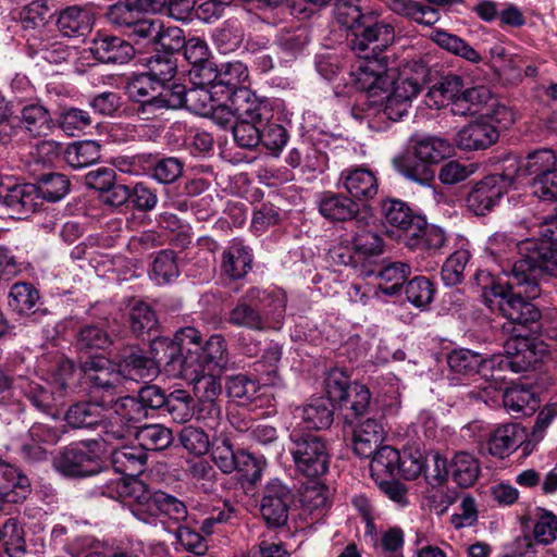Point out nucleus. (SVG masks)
Returning <instances> with one entry per match:
<instances>
[{
  "instance_id": "e433bc0d",
  "label": "nucleus",
  "mask_w": 557,
  "mask_h": 557,
  "mask_svg": "<svg viewBox=\"0 0 557 557\" xmlns=\"http://www.w3.org/2000/svg\"><path fill=\"white\" fill-rule=\"evenodd\" d=\"M37 188L39 200L57 202L64 198L70 191V180L61 173H47L39 176L34 183Z\"/></svg>"
},
{
  "instance_id": "a19ab883",
  "label": "nucleus",
  "mask_w": 557,
  "mask_h": 557,
  "mask_svg": "<svg viewBox=\"0 0 557 557\" xmlns=\"http://www.w3.org/2000/svg\"><path fill=\"white\" fill-rule=\"evenodd\" d=\"M431 38L441 48L459 55L467 61L472 63H479L482 61V58L476 50L469 46L462 38L454 34L436 29L432 33Z\"/></svg>"
},
{
  "instance_id": "4468645a",
  "label": "nucleus",
  "mask_w": 557,
  "mask_h": 557,
  "mask_svg": "<svg viewBox=\"0 0 557 557\" xmlns=\"http://www.w3.org/2000/svg\"><path fill=\"white\" fill-rule=\"evenodd\" d=\"M79 370L90 393L103 392L110 395L119 393L122 383L116 362L113 363L106 357H92L82 362Z\"/></svg>"
},
{
  "instance_id": "0eeeda50",
  "label": "nucleus",
  "mask_w": 557,
  "mask_h": 557,
  "mask_svg": "<svg viewBox=\"0 0 557 557\" xmlns=\"http://www.w3.org/2000/svg\"><path fill=\"white\" fill-rule=\"evenodd\" d=\"M289 438V451L299 472L308 478H318L327 472L330 453L321 436L294 430Z\"/></svg>"
},
{
  "instance_id": "bf43d9fd",
  "label": "nucleus",
  "mask_w": 557,
  "mask_h": 557,
  "mask_svg": "<svg viewBox=\"0 0 557 557\" xmlns=\"http://www.w3.org/2000/svg\"><path fill=\"white\" fill-rule=\"evenodd\" d=\"M352 384L345 370L339 368L330 370L324 380L325 392L327 394L326 399H330L332 404H338L339 400L344 399L345 394Z\"/></svg>"
},
{
  "instance_id": "3c124183",
  "label": "nucleus",
  "mask_w": 557,
  "mask_h": 557,
  "mask_svg": "<svg viewBox=\"0 0 557 557\" xmlns=\"http://www.w3.org/2000/svg\"><path fill=\"white\" fill-rule=\"evenodd\" d=\"M225 387L230 397L239 399L243 404H248L257 397L260 391V382L240 373L230 376Z\"/></svg>"
},
{
  "instance_id": "9b49d317",
  "label": "nucleus",
  "mask_w": 557,
  "mask_h": 557,
  "mask_svg": "<svg viewBox=\"0 0 557 557\" xmlns=\"http://www.w3.org/2000/svg\"><path fill=\"white\" fill-rule=\"evenodd\" d=\"M157 338L151 341L150 355L147 356L137 346H126L116 355V366L121 383L132 381L136 383L152 382L160 373L162 367V352L156 354Z\"/></svg>"
},
{
  "instance_id": "13d9d810",
  "label": "nucleus",
  "mask_w": 557,
  "mask_h": 557,
  "mask_svg": "<svg viewBox=\"0 0 557 557\" xmlns=\"http://www.w3.org/2000/svg\"><path fill=\"white\" fill-rule=\"evenodd\" d=\"M161 30V21L140 15L129 27L125 35L136 44L146 41L154 45L158 32Z\"/></svg>"
},
{
  "instance_id": "6ab92c4d",
  "label": "nucleus",
  "mask_w": 557,
  "mask_h": 557,
  "mask_svg": "<svg viewBox=\"0 0 557 557\" xmlns=\"http://www.w3.org/2000/svg\"><path fill=\"white\" fill-rule=\"evenodd\" d=\"M131 511L140 521L153 522L160 517V502L162 491H150L143 481H133Z\"/></svg>"
},
{
  "instance_id": "0e129e2a",
  "label": "nucleus",
  "mask_w": 557,
  "mask_h": 557,
  "mask_svg": "<svg viewBox=\"0 0 557 557\" xmlns=\"http://www.w3.org/2000/svg\"><path fill=\"white\" fill-rule=\"evenodd\" d=\"M264 466L265 461L261 458L239 449L235 471H238L247 482L255 484L260 481Z\"/></svg>"
},
{
  "instance_id": "e2e57ef3",
  "label": "nucleus",
  "mask_w": 557,
  "mask_h": 557,
  "mask_svg": "<svg viewBox=\"0 0 557 557\" xmlns=\"http://www.w3.org/2000/svg\"><path fill=\"white\" fill-rule=\"evenodd\" d=\"M247 76L246 69L240 62L224 63L218 67L216 86H225L231 95L234 90L244 88L238 86Z\"/></svg>"
},
{
  "instance_id": "338daca9",
  "label": "nucleus",
  "mask_w": 557,
  "mask_h": 557,
  "mask_svg": "<svg viewBox=\"0 0 557 557\" xmlns=\"http://www.w3.org/2000/svg\"><path fill=\"white\" fill-rule=\"evenodd\" d=\"M261 137L260 144L277 157L287 143L288 134L282 125L268 121L262 126Z\"/></svg>"
},
{
  "instance_id": "6e6552de",
  "label": "nucleus",
  "mask_w": 557,
  "mask_h": 557,
  "mask_svg": "<svg viewBox=\"0 0 557 557\" xmlns=\"http://www.w3.org/2000/svg\"><path fill=\"white\" fill-rule=\"evenodd\" d=\"M101 441L86 440L81 446L70 445L63 448L54 459L55 469L65 476L87 478L99 474L103 468L100 455Z\"/></svg>"
},
{
  "instance_id": "dca6fc26",
  "label": "nucleus",
  "mask_w": 557,
  "mask_h": 557,
  "mask_svg": "<svg viewBox=\"0 0 557 557\" xmlns=\"http://www.w3.org/2000/svg\"><path fill=\"white\" fill-rule=\"evenodd\" d=\"M0 200L18 218L27 216L41 206L37 188L32 183L14 184L12 186L0 184Z\"/></svg>"
},
{
  "instance_id": "4be33fe9",
  "label": "nucleus",
  "mask_w": 557,
  "mask_h": 557,
  "mask_svg": "<svg viewBox=\"0 0 557 557\" xmlns=\"http://www.w3.org/2000/svg\"><path fill=\"white\" fill-rule=\"evenodd\" d=\"M352 443L355 453L362 458H370L384 438L381 423L368 418L352 424Z\"/></svg>"
},
{
  "instance_id": "1a4fd4ad",
  "label": "nucleus",
  "mask_w": 557,
  "mask_h": 557,
  "mask_svg": "<svg viewBox=\"0 0 557 557\" xmlns=\"http://www.w3.org/2000/svg\"><path fill=\"white\" fill-rule=\"evenodd\" d=\"M521 168L513 160L502 173H494L478 182L467 198V206L475 215L491 211L513 184Z\"/></svg>"
},
{
  "instance_id": "2f4dec72",
  "label": "nucleus",
  "mask_w": 557,
  "mask_h": 557,
  "mask_svg": "<svg viewBox=\"0 0 557 557\" xmlns=\"http://www.w3.org/2000/svg\"><path fill=\"white\" fill-rule=\"evenodd\" d=\"M20 122L25 131L34 137L48 135L53 126V120L49 110L39 103L23 107Z\"/></svg>"
},
{
  "instance_id": "b1692460",
  "label": "nucleus",
  "mask_w": 557,
  "mask_h": 557,
  "mask_svg": "<svg viewBox=\"0 0 557 557\" xmlns=\"http://www.w3.org/2000/svg\"><path fill=\"white\" fill-rule=\"evenodd\" d=\"M319 209L324 218L332 221L345 222L356 219L358 224L362 222L361 219H358L359 205L351 196L326 194L321 199Z\"/></svg>"
},
{
  "instance_id": "c9c22d12",
  "label": "nucleus",
  "mask_w": 557,
  "mask_h": 557,
  "mask_svg": "<svg viewBox=\"0 0 557 557\" xmlns=\"http://www.w3.org/2000/svg\"><path fill=\"white\" fill-rule=\"evenodd\" d=\"M450 474L460 487H470L480 475L479 461L471 454L459 451L450 461Z\"/></svg>"
},
{
  "instance_id": "aec40b11",
  "label": "nucleus",
  "mask_w": 557,
  "mask_h": 557,
  "mask_svg": "<svg viewBox=\"0 0 557 557\" xmlns=\"http://www.w3.org/2000/svg\"><path fill=\"white\" fill-rule=\"evenodd\" d=\"M341 180L349 196L358 201H369L379 191L376 176L366 168L346 170L341 174Z\"/></svg>"
},
{
  "instance_id": "603ef678",
  "label": "nucleus",
  "mask_w": 557,
  "mask_h": 557,
  "mask_svg": "<svg viewBox=\"0 0 557 557\" xmlns=\"http://www.w3.org/2000/svg\"><path fill=\"white\" fill-rule=\"evenodd\" d=\"M371 458V471L377 475H397L400 454L391 446L377 447Z\"/></svg>"
},
{
  "instance_id": "49530a36",
  "label": "nucleus",
  "mask_w": 557,
  "mask_h": 557,
  "mask_svg": "<svg viewBox=\"0 0 557 557\" xmlns=\"http://www.w3.org/2000/svg\"><path fill=\"white\" fill-rule=\"evenodd\" d=\"M202 361L210 371H222L228 364L227 344L220 334L210 336L202 348Z\"/></svg>"
},
{
  "instance_id": "774afa93",
  "label": "nucleus",
  "mask_w": 557,
  "mask_h": 557,
  "mask_svg": "<svg viewBox=\"0 0 557 557\" xmlns=\"http://www.w3.org/2000/svg\"><path fill=\"white\" fill-rule=\"evenodd\" d=\"M152 273L159 284H165L178 275L173 250H162L154 258Z\"/></svg>"
},
{
  "instance_id": "680f3d73",
  "label": "nucleus",
  "mask_w": 557,
  "mask_h": 557,
  "mask_svg": "<svg viewBox=\"0 0 557 557\" xmlns=\"http://www.w3.org/2000/svg\"><path fill=\"white\" fill-rule=\"evenodd\" d=\"M180 441L185 449L196 456L207 454L211 446L208 435L201 429L193 425L183 428Z\"/></svg>"
},
{
  "instance_id": "8fccbe9b",
  "label": "nucleus",
  "mask_w": 557,
  "mask_h": 557,
  "mask_svg": "<svg viewBox=\"0 0 557 557\" xmlns=\"http://www.w3.org/2000/svg\"><path fill=\"white\" fill-rule=\"evenodd\" d=\"M0 541L10 557H21L26 552L24 530L14 518H9L3 523Z\"/></svg>"
},
{
  "instance_id": "423d86ee",
  "label": "nucleus",
  "mask_w": 557,
  "mask_h": 557,
  "mask_svg": "<svg viewBox=\"0 0 557 557\" xmlns=\"http://www.w3.org/2000/svg\"><path fill=\"white\" fill-rule=\"evenodd\" d=\"M233 103L237 113V121L232 126L234 140L239 147L251 150L262 140V126L270 121L271 110L248 88L240 89Z\"/></svg>"
},
{
  "instance_id": "37998d69",
  "label": "nucleus",
  "mask_w": 557,
  "mask_h": 557,
  "mask_svg": "<svg viewBox=\"0 0 557 557\" xmlns=\"http://www.w3.org/2000/svg\"><path fill=\"white\" fill-rule=\"evenodd\" d=\"M239 449L235 450L232 441L225 435L214 436L211 443V458L215 466L225 474L236 470Z\"/></svg>"
},
{
  "instance_id": "473e14b6",
  "label": "nucleus",
  "mask_w": 557,
  "mask_h": 557,
  "mask_svg": "<svg viewBox=\"0 0 557 557\" xmlns=\"http://www.w3.org/2000/svg\"><path fill=\"white\" fill-rule=\"evenodd\" d=\"M160 414L176 423H186L195 414L194 398L187 391L175 389L168 395Z\"/></svg>"
},
{
  "instance_id": "9d476101",
  "label": "nucleus",
  "mask_w": 557,
  "mask_h": 557,
  "mask_svg": "<svg viewBox=\"0 0 557 557\" xmlns=\"http://www.w3.org/2000/svg\"><path fill=\"white\" fill-rule=\"evenodd\" d=\"M507 320L513 325L512 336L504 345L507 364L515 372L528 371L541 362L545 354L543 343L533 337L541 332V327L533 332L528 325Z\"/></svg>"
},
{
  "instance_id": "ea45409f",
  "label": "nucleus",
  "mask_w": 557,
  "mask_h": 557,
  "mask_svg": "<svg viewBox=\"0 0 557 557\" xmlns=\"http://www.w3.org/2000/svg\"><path fill=\"white\" fill-rule=\"evenodd\" d=\"M38 300L39 293L30 283L17 282L12 285L9 305L18 314L35 313Z\"/></svg>"
},
{
  "instance_id": "393cba45",
  "label": "nucleus",
  "mask_w": 557,
  "mask_h": 557,
  "mask_svg": "<svg viewBox=\"0 0 557 557\" xmlns=\"http://www.w3.org/2000/svg\"><path fill=\"white\" fill-rule=\"evenodd\" d=\"M524 437V430L518 423L502 424L488 438V451L493 456L504 458L516 450Z\"/></svg>"
},
{
  "instance_id": "a878e982",
  "label": "nucleus",
  "mask_w": 557,
  "mask_h": 557,
  "mask_svg": "<svg viewBox=\"0 0 557 557\" xmlns=\"http://www.w3.org/2000/svg\"><path fill=\"white\" fill-rule=\"evenodd\" d=\"M252 257L240 243H233L222 253L221 271L230 280H240L252 268Z\"/></svg>"
},
{
  "instance_id": "f257e3e1",
  "label": "nucleus",
  "mask_w": 557,
  "mask_h": 557,
  "mask_svg": "<svg viewBox=\"0 0 557 557\" xmlns=\"http://www.w3.org/2000/svg\"><path fill=\"white\" fill-rule=\"evenodd\" d=\"M519 253L508 278L491 280V285L483 287L482 296L488 308H497L506 319L537 332L542 314L531 300L541 294L539 282L543 273L557 277V245L547 239L528 238L519 244Z\"/></svg>"
},
{
  "instance_id": "79ce46f5",
  "label": "nucleus",
  "mask_w": 557,
  "mask_h": 557,
  "mask_svg": "<svg viewBox=\"0 0 557 557\" xmlns=\"http://www.w3.org/2000/svg\"><path fill=\"white\" fill-rule=\"evenodd\" d=\"M54 389L50 382L42 384L30 382L25 389V395L36 408L48 412L63 401V393Z\"/></svg>"
},
{
  "instance_id": "bb28decb",
  "label": "nucleus",
  "mask_w": 557,
  "mask_h": 557,
  "mask_svg": "<svg viewBox=\"0 0 557 557\" xmlns=\"http://www.w3.org/2000/svg\"><path fill=\"white\" fill-rule=\"evenodd\" d=\"M296 411L308 429L323 430L333 423V404L324 397L313 398L308 404L298 407Z\"/></svg>"
},
{
  "instance_id": "cd10ccee",
  "label": "nucleus",
  "mask_w": 557,
  "mask_h": 557,
  "mask_svg": "<svg viewBox=\"0 0 557 557\" xmlns=\"http://www.w3.org/2000/svg\"><path fill=\"white\" fill-rule=\"evenodd\" d=\"M370 403V389L363 384L354 382L344 399L339 400L337 405L343 411L345 423L352 425L356 419L368 412Z\"/></svg>"
},
{
  "instance_id": "7ed1b4c3",
  "label": "nucleus",
  "mask_w": 557,
  "mask_h": 557,
  "mask_svg": "<svg viewBox=\"0 0 557 557\" xmlns=\"http://www.w3.org/2000/svg\"><path fill=\"white\" fill-rule=\"evenodd\" d=\"M286 309L282 293L258 286L249 287L228 310L225 321L250 331L280 329Z\"/></svg>"
},
{
  "instance_id": "864d4df0",
  "label": "nucleus",
  "mask_w": 557,
  "mask_h": 557,
  "mask_svg": "<svg viewBox=\"0 0 557 557\" xmlns=\"http://www.w3.org/2000/svg\"><path fill=\"white\" fill-rule=\"evenodd\" d=\"M129 325L137 336L150 333L158 325L157 314L149 305L138 301L131 308Z\"/></svg>"
},
{
  "instance_id": "f3484780",
  "label": "nucleus",
  "mask_w": 557,
  "mask_h": 557,
  "mask_svg": "<svg viewBox=\"0 0 557 557\" xmlns=\"http://www.w3.org/2000/svg\"><path fill=\"white\" fill-rule=\"evenodd\" d=\"M91 54L102 63H127L135 54L132 44L113 35H97L89 48Z\"/></svg>"
},
{
  "instance_id": "4d7b16f0",
  "label": "nucleus",
  "mask_w": 557,
  "mask_h": 557,
  "mask_svg": "<svg viewBox=\"0 0 557 557\" xmlns=\"http://www.w3.org/2000/svg\"><path fill=\"white\" fill-rule=\"evenodd\" d=\"M447 363L453 372L471 375L476 373L481 356L468 349H456L447 356Z\"/></svg>"
},
{
  "instance_id": "6e6d98bb",
  "label": "nucleus",
  "mask_w": 557,
  "mask_h": 557,
  "mask_svg": "<svg viewBox=\"0 0 557 557\" xmlns=\"http://www.w3.org/2000/svg\"><path fill=\"white\" fill-rule=\"evenodd\" d=\"M147 73L150 79L159 84L170 82L176 74V61L170 55L154 54L147 61Z\"/></svg>"
},
{
  "instance_id": "f8f14e48",
  "label": "nucleus",
  "mask_w": 557,
  "mask_h": 557,
  "mask_svg": "<svg viewBox=\"0 0 557 557\" xmlns=\"http://www.w3.org/2000/svg\"><path fill=\"white\" fill-rule=\"evenodd\" d=\"M154 350L162 352V367L172 376L197 375L201 369L198 348L191 350L170 338L158 337Z\"/></svg>"
},
{
  "instance_id": "72a5a7b5",
  "label": "nucleus",
  "mask_w": 557,
  "mask_h": 557,
  "mask_svg": "<svg viewBox=\"0 0 557 557\" xmlns=\"http://www.w3.org/2000/svg\"><path fill=\"white\" fill-rule=\"evenodd\" d=\"M64 158L73 169L87 168L100 160L101 146L95 140L75 141L66 147Z\"/></svg>"
},
{
  "instance_id": "a211bd4d",
  "label": "nucleus",
  "mask_w": 557,
  "mask_h": 557,
  "mask_svg": "<svg viewBox=\"0 0 557 557\" xmlns=\"http://www.w3.org/2000/svg\"><path fill=\"white\" fill-rule=\"evenodd\" d=\"M497 128L486 120H479L466 125L455 137L456 146L462 150H483L497 141Z\"/></svg>"
},
{
  "instance_id": "4c0bfd02",
  "label": "nucleus",
  "mask_w": 557,
  "mask_h": 557,
  "mask_svg": "<svg viewBox=\"0 0 557 557\" xmlns=\"http://www.w3.org/2000/svg\"><path fill=\"white\" fill-rule=\"evenodd\" d=\"M411 150L424 162L434 165L450 154V144L442 138L428 136L411 140Z\"/></svg>"
},
{
  "instance_id": "09e8293b",
  "label": "nucleus",
  "mask_w": 557,
  "mask_h": 557,
  "mask_svg": "<svg viewBox=\"0 0 557 557\" xmlns=\"http://www.w3.org/2000/svg\"><path fill=\"white\" fill-rule=\"evenodd\" d=\"M104 16L112 26L125 33L140 16V13L135 8L134 0H117L108 7Z\"/></svg>"
},
{
  "instance_id": "f704fd0d",
  "label": "nucleus",
  "mask_w": 557,
  "mask_h": 557,
  "mask_svg": "<svg viewBox=\"0 0 557 557\" xmlns=\"http://www.w3.org/2000/svg\"><path fill=\"white\" fill-rule=\"evenodd\" d=\"M135 438L144 451H159L173 442L172 431L162 424H147L135 431Z\"/></svg>"
},
{
  "instance_id": "f03ea898",
  "label": "nucleus",
  "mask_w": 557,
  "mask_h": 557,
  "mask_svg": "<svg viewBox=\"0 0 557 557\" xmlns=\"http://www.w3.org/2000/svg\"><path fill=\"white\" fill-rule=\"evenodd\" d=\"M354 39L350 45L362 61L358 66L357 79L363 84L371 94H376L377 88H385L392 82L389 72V59L383 51L394 40V29L391 25L374 23L354 29Z\"/></svg>"
},
{
  "instance_id": "412c9836",
  "label": "nucleus",
  "mask_w": 557,
  "mask_h": 557,
  "mask_svg": "<svg viewBox=\"0 0 557 557\" xmlns=\"http://www.w3.org/2000/svg\"><path fill=\"white\" fill-rule=\"evenodd\" d=\"M111 463L116 473L135 479L146 468L147 453L138 444L122 445L112 449Z\"/></svg>"
},
{
  "instance_id": "20e7f679",
  "label": "nucleus",
  "mask_w": 557,
  "mask_h": 557,
  "mask_svg": "<svg viewBox=\"0 0 557 557\" xmlns=\"http://www.w3.org/2000/svg\"><path fill=\"white\" fill-rule=\"evenodd\" d=\"M385 222L395 227L410 249L438 251L446 243L444 231L436 225H429L426 219L414 212L406 202L386 199L382 202Z\"/></svg>"
},
{
  "instance_id": "2eb2a0df",
  "label": "nucleus",
  "mask_w": 557,
  "mask_h": 557,
  "mask_svg": "<svg viewBox=\"0 0 557 557\" xmlns=\"http://www.w3.org/2000/svg\"><path fill=\"white\" fill-rule=\"evenodd\" d=\"M110 403L100 400H79L72 404L64 413V421L72 430L95 431L106 421Z\"/></svg>"
},
{
  "instance_id": "052dcab7",
  "label": "nucleus",
  "mask_w": 557,
  "mask_h": 557,
  "mask_svg": "<svg viewBox=\"0 0 557 557\" xmlns=\"http://www.w3.org/2000/svg\"><path fill=\"white\" fill-rule=\"evenodd\" d=\"M434 293L433 283L425 276H416L406 286L407 299L416 307L429 305L433 299Z\"/></svg>"
},
{
  "instance_id": "7c9ffc66",
  "label": "nucleus",
  "mask_w": 557,
  "mask_h": 557,
  "mask_svg": "<svg viewBox=\"0 0 557 557\" xmlns=\"http://www.w3.org/2000/svg\"><path fill=\"white\" fill-rule=\"evenodd\" d=\"M504 407L516 418L531 416L540 407L539 397L529 388L515 386L503 395Z\"/></svg>"
},
{
  "instance_id": "c03bdc74",
  "label": "nucleus",
  "mask_w": 557,
  "mask_h": 557,
  "mask_svg": "<svg viewBox=\"0 0 557 557\" xmlns=\"http://www.w3.org/2000/svg\"><path fill=\"white\" fill-rule=\"evenodd\" d=\"M110 408L121 420L138 430V423L148 418L147 410L144 408L137 396H122L109 401Z\"/></svg>"
},
{
  "instance_id": "c756f323",
  "label": "nucleus",
  "mask_w": 557,
  "mask_h": 557,
  "mask_svg": "<svg viewBox=\"0 0 557 557\" xmlns=\"http://www.w3.org/2000/svg\"><path fill=\"white\" fill-rule=\"evenodd\" d=\"M394 164L399 173L421 185H430L434 181L433 165L418 158L412 150L396 158Z\"/></svg>"
},
{
  "instance_id": "5fc2aeb1",
  "label": "nucleus",
  "mask_w": 557,
  "mask_h": 557,
  "mask_svg": "<svg viewBox=\"0 0 557 557\" xmlns=\"http://www.w3.org/2000/svg\"><path fill=\"white\" fill-rule=\"evenodd\" d=\"M185 108L197 114L208 116L215 102L208 86L193 84L186 91Z\"/></svg>"
},
{
  "instance_id": "39448f33",
  "label": "nucleus",
  "mask_w": 557,
  "mask_h": 557,
  "mask_svg": "<svg viewBox=\"0 0 557 557\" xmlns=\"http://www.w3.org/2000/svg\"><path fill=\"white\" fill-rule=\"evenodd\" d=\"M389 76L392 77L391 84L383 89L377 88L376 94H371L363 84L361 86L370 97H376L381 92L385 94L393 86L392 92L385 97V101L382 103V111L388 120L398 121L407 114L412 99L422 90L428 81L429 69L422 62L412 61L403 66L396 81H394V70L389 72Z\"/></svg>"
},
{
  "instance_id": "de8ad7c7",
  "label": "nucleus",
  "mask_w": 557,
  "mask_h": 557,
  "mask_svg": "<svg viewBox=\"0 0 557 557\" xmlns=\"http://www.w3.org/2000/svg\"><path fill=\"white\" fill-rule=\"evenodd\" d=\"M466 90L461 76L448 74L430 88L428 97L433 99L435 104L443 106L445 101L459 97Z\"/></svg>"
},
{
  "instance_id": "5701e85b",
  "label": "nucleus",
  "mask_w": 557,
  "mask_h": 557,
  "mask_svg": "<svg viewBox=\"0 0 557 557\" xmlns=\"http://www.w3.org/2000/svg\"><path fill=\"white\" fill-rule=\"evenodd\" d=\"M29 480L14 466L0 461V499L17 504L29 493Z\"/></svg>"
},
{
  "instance_id": "69168bd1",
  "label": "nucleus",
  "mask_w": 557,
  "mask_h": 557,
  "mask_svg": "<svg viewBox=\"0 0 557 557\" xmlns=\"http://www.w3.org/2000/svg\"><path fill=\"white\" fill-rule=\"evenodd\" d=\"M359 0H338L335 3L334 15L336 21L348 29H359L362 17Z\"/></svg>"
},
{
  "instance_id": "ddd939ff",
  "label": "nucleus",
  "mask_w": 557,
  "mask_h": 557,
  "mask_svg": "<svg viewBox=\"0 0 557 557\" xmlns=\"http://www.w3.org/2000/svg\"><path fill=\"white\" fill-rule=\"evenodd\" d=\"M294 504L292 490L278 480L269 482L260 502L261 517L269 528L286 524L290 506Z\"/></svg>"
},
{
  "instance_id": "a18cd8bd",
  "label": "nucleus",
  "mask_w": 557,
  "mask_h": 557,
  "mask_svg": "<svg viewBox=\"0 0 557 557\" xmlns=\"http://www.w3.org/2000/svg\"><path fill=\"white\" fill-rule=\"evenodd\" d=\"M58 27L64 36H83L89 29L88 14L78 7L66 8L58 18Z\"/></svg>"
},
{
  "instance_id": "58836bf2",
  "label": "nucleus",
  "mask_w": 557,
  "mask_h": 557,
  "mask_svg": "<svg viewBox=\"0 0 557 557\" xmlns=\"http://www.w3.org/2000/svg\"><path fill=\"white\" fill-rule=\"evenodd\" d=\"M112 344L113 339L110 334L97 324L82 326L76 335V347L85 352L107 350Z\"/></svg>"
},
{
  "instance_id": "c85d7f7f",
  "label": "nucleus",
  "mask_w": 557,
  "mask_h": 557,
  "mask_svg": "<svg viewBox=\"0 0 557 557\" xmlns=\"http://www.w3.org/2000/svg\"><path fill=\"white\" fill-rule=\"evenodd\" d=\"M411 273V268L405 262H389L382 265L377 272L369 271L367 275L375 274L380 280L379 288L385 295L393 296L397 294L403 287Z\"/></svg>"
}]
</instances>
